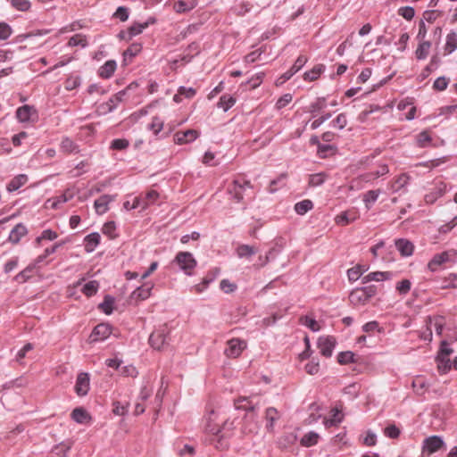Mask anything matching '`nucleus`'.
Returning a JSON list of instances; mask_svg holds the SVG:
<instances>
[{"instance_id":"f3484780","label":"nucleus","mask_w":457,"mask_h":457,"mask_svg":"<svg viewBox=\"0 0 457 457\" xmlns=\"http://www.w3.org/2000/svg\"><path fill=\"white\" fill-rule=\"evenodd\" d=\"M448 261H449V253L446 251L442 252V253H436L433 256V258L428 262V267L431 271H436L439 266H441L443 263H445Z\"/></svg>"},{"instance_id":"dca6fc26","label":"nucleus","mask_w":457,"mask_h":457,"mask_svg":"<svg viewBox=\"0 0 457 457\" xmlns=\"http://www.w3.org/2000/svg\"><path fill=\"white\" fill-rule=\"evenodd\" d=\"M152 287H153L149 284H145L141 287H138L132 292L130 295L131 299L138 302L148 298L151 295Z\"/></svg>"},{"instance_id":"603ef678","label":"nucleus","mask_w":457,"mask_h":457,"mask_svg":"<svg viewBox=\"0 0 457 457\" xmlns=\"http://www.w3.org/2000/svg\"><path fill=\"white\" fill-rule=\"evenodd\" d=\"M61 149L64 153H73L79 151L78 146L74 144V142L71 139L68 137L62 139L61 143Z\"/></svg>"},{"instance_id":"5701e85b","label":"nucleus","mask_w":457,"mask_h":457,"mask_svg":"<svg viewBox=\"0 0 457 457\" xmlns=\"http://www.w3.org/2000/svg\"><path fill=\"white\" fill-rule=\"evenodd\" d=\"M116 67V62L114 60H109L99 68L98 75L101 78L108 79L114 73Z\"/></svg>"},{"instance_id":"774afa93","label":"nucleus","mask_w":457,"mask_h":457,"mask_svg":"<svg viewBox=\"0 0 457 457\" xmlns=\"http://www.w3.org/2000/svg\"><path fill=\"white\" fill-rule=\"evenodd\" d=\"M445 281V284L442 286V288H457V274L451 273Z\"/></svg>"},{"instance_id":"412c9836","label":"nucleus","mask_w":457,"mask_h":457,"mask_svg":"<svg viewBox=\"0 0 457 457\" xmlns=\"http://www.w3.org/2000/svg\"><path fill=\"white\" fill-rule=\"evenodd\" d=\"M109 195H104L95 201V209L98 214H104L108 211V204L112 201Z\"/></svg>"},{"instance_id":"f8f14e48","label":"nucleus","mask_w":457,"mask_h":457,"mask_svg":"<svg viewBox=\"0 0 457 457\" xmlns=\"http://www.w3.org/2000/svg\"><path fill=\"white\" fill-rule=\"evenodd\" d=\"M33 116L37 118V111L33 106L23 105L16 111V117L21 122L33 120Z\"/></svg>"},{"instance_id":"f704fd0d","label":"nucleus","mask_w":457,"mask_h":457,"mask_svg":"<svg viewBox=\"0 0 457 457\" xmlns=\"http://www.w3.org/2000/svg\"><path fill=\"white\" fill-rule=\"evenodd\" d=\"M409 176L405 173L401 174L391 185L393 192H397L404 187L409 182Z\"/></svg>"},{"instance_id":"052dcab7","label":"nucleus","mask_w":457,"mask_h":457,"mask_svg":"<svg viewBox=\"0 0 457 457\" xmlns=\"http://www.w3.org/2000/svg\"><path fill=\"white\" fill-rule=\"evenodd\" d=\"M325 181V174L324 173H316L310 176L309 185L311 187H318L323 184Z\"/></svg>"},{"instance_id":"a18cd8bd","label":"nucleus","mask_w":457,"mask_h":457,"mask_svg":"<svg viewBox=\"0 0 457 457\" xmlns=\"http://www.w3.org/2000/svg\"><path fill=\"white\" fill-rule=\"evenodd\" d=\"M337 361L343 365L355 362L354 353L351 351L341 352L337 356Z\"/></svg>"},{"instance_id":"4be33fe9","label":"nucleus","mask_w":457,"mask_h":457,"mask_svg":"<svg viewBox=\"0 0 457 457\" xmlns=\"http://www.w3.org/2000/svg\"><path fill=\"white\" fill-rule=\"evenodd\" d=\"M296 441H297L296 434H295L293 432L286 433L278 438V445L280 449L285 450V449L289 448L293 445H295Z\"/></svg>"},{"instance_id":"6e6d98bb","label":"nucleus","mask_w":457,"mask_h":457,"mask_svg":"<svg viewBox=\"0 0 457 457\" xmlns=\"http://www.w3.org/2000/svg\"><path fill=\"white\" fill-rule=\"evenodd\" d=\"M141 45L139 44H132L124 53V61L126 62L128 58H132L136 56L141 51Z\"/></svg>"},{"instance_id":"423d86ee","label":"nucleus","mask_w":457,"mask_h":457,"mask_svg":"<svg viewBox=\"0 0 457 457\" xmlns=\"http://www.w3.org/2000/svg\"><path fill=\"white\" fill-rule=\"evenodd\" d=\"M112 334V327L107 323H100L95 327L89 336V343L103 341Z\"/></svg>"},{"instance_id":"37998d69","label":"nucleus","mask_w":457,"mask_h":457,"mask_svg":"<svg viewBox=\"0 0 457 457\" xmlns=\"http://www.w3.org/2000/svg\"><path fill=\"white\" fill-rule=\"evenodd\" d=\"M179 88L180 89H179V94H176L173 96V100L176 103L181 102V100H182L181 96H185L186 97L190 98L195 95V89L194 87H187H187H179Z\"/></svg>"},{"instance_id":"9b49d317","label":"nucleus","mask_w":457,"mask_h":457,"mask_svg":"<svg viewBox=\"0 0 457 457\" xmlns=\"http://www.w3.org/2000/svg\"><path fill=\"white\" fill-rule=\"evenodd\" d=\"M199 133L195 129H187L186 131H178L174 135V142L178 145L187 144L195 140Z\"/></svg>"},{"instance_id":"2f4dec72","label":"nucleus","mask_w":457,"mask_h":457,"mask_svg":"<svg viewBox=\"0 0 457 457\" xmlns=\"http://www.w3.org/2000/svg\"><path fill=\"white\" fill-rule=\"evenodd\" d=\"M319 437L320 436L316 432L311 431V432L305 434L301 438L300 443L303 446L310 447V446L315 445L318 443Z\"/></svg>"},{"instance_id":"c756f323","label":"nucleus","mask_w":457,"mask_h":457,"mask_svg":"<svg viewBox=\"0 0 457 457\" xmlns=\"http://www.w3.org/2000/svg\"><path fill=\"white\" fill-rule=\"evenodd\" d=\"M125 94L126 91L121 90L117 93L114 97L111 98L107 103L103 104L102 108L104 109V112H112L114 109L116 103L120 102Z\"/></svg>"},{"instance_id":"4c0bfd02","label":"nucleus","mask_w":457,"mask_h":457,"mask_svg":"<svg viewBox=\"0 0 457 457\" xmlns=\"http://www.w3.org/2000/svg\"><path fill=\"white\" fill-rule=\"evenodd\" d=\"M430 47L431 43L429 41L420 43L415 52L416 57L420 60L425 59L428 54Z\"/></svg>"},{"instance_id":"c03bdc74","label":"nucleus","mask_w":457,"mask_h":457,"mask_svg":"<svg viewBox=\"0 0 457 457\" xmlns=\"http://www.w3.org/2000/svg\"><path fill=\"white\" fill-rule=\"evenodd\" d=\"M388 171H389V169H388L387 165L384 164V165H381L376 172L367 173V174L363 175L362 177L365 181H370L371 179L379 178L380 176H383V175L388 173Z\"/></svg>"},{"instance_id":"0e129e2a","label":"nucleus","mask_w":457,"mask_h":457,"mask_svg":"<svg viewBox=\"0 0 457 457\" xmlns=\"http://www.w3.org/2000/svg\"><path fill=\"white\" fill-rule=\"evenodd\" d=\"M12 5L21 12H26L30 8V2L29 0H12Z\"/></svg>"},{"instance_id":"7c9ffc66","label":"nucleus","mask_w":457,"mask_h":457,"mask_svg":"<svg viewBox=\"0 0 457 457\" xmlns=\"http://www.w3.org/2000/svg\"><path fill=\"white\" fill-rule=\"evenodd\" d=\"M457 48V33L451 31L446 36L445 50L447 54L453 53Z\"/></svg>"},{"instance_id":"f257e3e1","label":"nucleus","mask_w":457,"mask_h":457,"mask_svg":"<svg viewBox=\"0 0 457 457\" xmlns=\"http://www.w3.org/2000/svg\"><path fill=\"white\" fill-rule=\"evenodd\" d=\"M253 396L240 397L234 402L237 410L245 411L246 413L243 420L242 431L245 434L257 433L259 424L255 410L258 408L259 403L253 401Z\"/></svg>"},{"instance_id":"6ab92c4d","label":"nucleus","mask_w":457,"mask_h":457,"mask_svg":"<svg viewBox=\"0 0 457 457\" xmlns=\"http://www.w3.org/2000/svg\"><path fill=\"white\" fill-rule=\"evenodd\" d=\"M395 246L403 256L411 255L414 250L412 243L404 238L397 239L395 241Z\"/></svg>"},{"instance_id":"6e6552de","label":"nucleus","mask_w":457,"mask_h":457,"mask_svg":"<svg viewBox=\"0 0 457 457\" xmlns=\"http://www.w3.org/2000/svg\"><path fill=\"white\" fill-rule=\"evenodd\" d=\"M228 347L225 350V354L230 358H237L246 347V343L239 338H232L228 342Z\"/></svg>"},{"instance_id":"de8ad7c7","label":"nucleus","mask_w":457,"mask_h":457,"mask_svg":"<svg viewBox=\"0 0 457 457\" xmlns=\"http://www.w3.org/2000/svg\"><path fill=\"white\" fill-rule=\"evenodd\" d=\"M331 411H332V418L326 419L324 421L326 427L337 426L342 420V416H340V411L337 408L332 409Z\"/></svg>"},{"instance_id":"c9c22d12","label":"nucleus","mask_w":457,"mask_h":457,"mask_svg":"<svg viewBox=\"0 0 457 457\" xmlns=\"http://www.w3.org/2000/svg\"><path fill=\"white\" fill-rule=\"evenodd\" d=\"M313 208V204L311 200H303L295 205V211L300 215L305 214L307 212Z\"/></svg>"},{"instance_id":"a19ab883","label":"nucleus","mask_w":457,"mask_h":457,"mask_svg":"<svg viewBox=\"0 0 457 457\" xmlns=\"http://www.w3.org/2000/svg\"><path fill=\"white\" fill-rule=\"evenodd\" d=\"M380 193V189L369 190L368 192L365 193V195H363V202L365 203L367 209L370 208V204L375 203L377 201Z\"/></svg>"},{"instance_id":"aec40b11","label":"nucleus","mask_w":457,"mask_h":457,"mask_svg":"<svg viewBox=\"0 0 457 457\" xmlns=\"http://www.w3.org/2000/svg\"><path fill=\"white\" fill-rule=\"evenodd\" d=\"M71 419L79 424H85L90 421L91 416L89 413L82 407L75 408L71 414Z\"/></svg>"},{"instance_id":"9d476101","label":"nucleus","mask_w":457,"mask_h":457,"mask_svg":"<svg viewBox=\"0 0 457 457\" xmlns=\"http://www.w3.org/2000/svg\"><path fill=\"white\" fill-rule=\"evenodd\" d=\"M446 191V184L443 181H439L435 184L431 191L425 195V202L427 204H434L437 198L441 197Z\"/></svg>"},{"instance_id":"393cba45","label":"nucleus","mask_w":457,"mask_h":457,"mask_svg":"<svg viewBox=\"0 0 457 457\" xmlns=\"http://www.w3.org/2000/svg\"><path fill=\"white\" fill-rule=\"evenodd\" d=\"M100 243V235L97 232H93L85 237V250L87 253H92Z\"/></svg>"},{"instance_id":"0eeeda50","label":"nucleus","mask_w":457,"mask_h":457,"mask_svg":"<svg viewBox=\"0 0 457 457\" xmlns=\"http://www.w3.org/2000/svg\"><path fill=\"white\" fill-rule=\"evenodd\" d=\"M90 387L89 374L87 372H80L77 376L75 384V392L79 396H84L88 393Z\"/></svg>"},{"instance_id":"4468645a","label":"nucleus","mask_w":457,"mask_h":457,"mask_svg":"<svg viewBox=\"0 0 457 457\" xmlns=\"http://www.w3.org/2000/svg\"><path fill=\"white\" fill-rule=\"evenodd\" d=\"M280 419V413L274 407L266 409L265 420L267 421L266 428L268 431L272 432L274 430V424Z\"/></svg>"},{"instance_id":"13d9d810","label":"nucleus","mask_w":457,"mask_h":457,"mask_svg":"<svg viewBox=\"0 0 457 457\" xmlns=\"http://www.w3.org/2000/svg\"><path fill=\"white\" fill-rule=\"evenodd\" d=\"M411 283L409 279H403L396 285V290L400 295H406L411 290Z\"/></svg>"},{"instance_id":"680f3d73","label":"nucleus","mask_w":457,"mask_h":457,"mask_svg":"<svg viewBox=\"0 0 457 457\" xmlns=\"http://www.w3.org/2000/svg\"><path fill=\"white\" fill-rule=\"evenodd\" d=\"M193 7H194L193 4H189L188 3L185 2V1H177L173 5L174 11L178 13H182L187 11H189V10L193 9Z\"/></svg>"},{"instance_id":"e433bc0d","label":"nucleus","mask_w":457,"mask_h":457,"mask_svg":"<svg viewBox=\"0 0 457 457\" xmlns=\"http://www.w3.org/2000/svg\"><path fill=\"white\" fill-rule=\"evenodd\" d=\"M114 298L109 295L104 296L103 303L99 304V309L109 315L113 311Z\"/></svg>"},{"instance_id":"ea45409f","label":"nucleus","mask_w":457,"mask_h":457,"mask_svg":"<svg viewBox=\"0 0 457 457\" xmlns=\"http://www.w3.org/2000/svg\"><path fill=\"white\" fill-rule=\"evenodd\" d=\"M99 288V283L96 280H91L84 285L82 293L87 296H92L96 294Z\"/></svg>"},{"instance_id":"2eb2a0df","label":"nucleus","mask_w":457,"mask_h":457,"mask_svg":"<svg viewBox=\"0 0 457 457\" xmlns=\"http://www.w3.org/2000/svg\"><path fill=\"white\" fill-rule=\"evenodd\" d=\"M393 273L391 271H375L370 272L362 278V283L366 284L370 281H384L391 279Z\"/></svg>"},{"instance_id":"49530a36","label":"nucleus","mask_w":457,"mask_h":457,"mask_svg":"<svg viewBox=\"0 0 457 457\" xmlns=\"http://www.w3.org/2000/svg\"><path fill=\"white\" fill-rule=\"evenodd\" d=\"M366 270H367V269L361 265H357L356 267L348 270L347 274H348L349 280L355 281V280L359 279L361 278V276L362 275V273L365 272Z\"/></svg>"},{"instance_id":"a878e982","label":"nucleus","mask_w":457,"mask_h":457,"mask_svg":"<svg viewBox=\"0 0 457 457\" xmlns=\"http://www.w3.org/2000/svg\"><path fill=\"white\" fill-rule=\"evenodd\" d=\"M27 234V228L22 224H17L10 232L9 241L17 244Z\"/></svg>"},{"instance_id":"c85d7f7f","label":"nucleus","mask_w":457,"mask_h":457,"mask_svg":"<svg viewBox=\"0 0 457 457\" xmlns=\"http://www.w3.org/2000/svg\"><path fill=\"white\" fill-rule=\"evenodd\" d=\"M324 69L323 64L315 65L310 71L304 73V79L308 82L314 81L320 76Z\"/></svg>"},{"instance_id":"ddd939ff","label":"nucleus","mask_w":457,"mask_h":457,"mask_svg":"<svg viewBox=\"0 0 457 457\" xmlns=\"http://www.w3.org/2000/svg\"><path fill=\"white\" fill-rule=\"evenodd\" d=\"M244 185L238 180H234L228 188V193L237 202L240 203L244 199Z\"/></svg>"},{"instance_id":"e2e57ef3","label":"nucleus","mask_w":457,"mask_h":457,"mask_svg":"<svg viewBox=\"0 0 457 457\" xmlns=\"http://www.w3.org/2000/svg\"><path fill=\"white\" fill-rule=\"evenodd\" d=\"M431 142V137L428 131H422L417 136V143L420 147H426Z\"/></svg>"},{"instance_id":"b1692460","label":"nucleus","mask_w":457,"mask_h":457,"mask_svg":"<svg viewBox=\"0 0 457 457\" xmlns=\"http://www.w3.org/2000/svg\"><path fill=\"white\" fill-rule=\"evenodd\" d=\"M349 300L353 305H364L369 302L361 288L353 289L349 295Z\"/></svg>"},{"instance_id":"473e14b6","label":"nucleus","mask_w":457,"mask_h":457,"mask_svg":"<svg viewBox=\"0 0 457 457\" xmlns=\"http://www.w3.org/2000/svg\"><path fill=\"white\" fill-rule=\"evenodd\" d=\"M220 438L229 436L231 435V432L235 428L234 421H228V420L220 418Z\"/></svg>"},{"instance_id":"4d7b16f0","label":"nucleus","mask_w":457,"mask_h":457,"mask_svg":"<svg viewBox=\"0 0 457 457\" xmlns=\"http://www.w3.org/2000/svg\"><path fill=\"white\" fill-rule=\"evenodd\" d=\"M301 322H302V324H303L304 326H306L307 328H309L311 330H312L314 332L320 330V328L318 322L314 319L310 318L308 316L302 317Z\"/></svg>"},{"instance_id":"bb28decb","label":"nucleus","mask_w":457,"mask_h":457,"mask_svg":"<svg viewBox=\"0 0 457 457\" xmlns=\"http://www.w3.org/2000/svg\"><path fill=\"white\" fill-rule=\"evenodd\" d=\"M258 249L249 245H239L236 249V253L239 258H250L257 253Z\"/></svg>"},{"instance_id":"39448f33","label":"nucleus","mask_w":457,"mask_h":457,"mask_svg":"<svg viewBox=\"0 0 457 457\" xmlns=\"http://www.w3.org/2000/svg\"><path fill=\"white\" fill-rule=\"evenodd\" d=\"M445 445V442L439 436H431L427 437L423 442L422 453L428 455L437 452Z\"/></svg>"},{"instance_id":"69168bd1","label":"nucleus","mask_w":457,"mask_h":457,"mask_svg":"<svg viewBox=\"0 0 457 457\" xmlns=\"http://www.w3.org/2000/svg\"><path fill=\"white\" fill-rule=\"evenodd\" d=\"M385 435L389 438H397L400 436V429L394 424L387 426L384 431Z\"/></svg>"},{"instance_id":"f03ea898","label":"nucleus","mask_w":457,"mask_h":457,"mask_svg":"<svg viewBox=\"0 0 457 457\" xmlns=\"http://www.w3.org/2000/svg\"><path fill=\"white\" fill-rule=\"evenodd\" d=\"M169 334L170 331L166 325L155 329L149 337L150 345L158 351L164 349V347L169 345Z\"/></svg>"},{"instance_id":"8fccbe9b","label":"nucleus","mask_w":457,"mask_h":457,"mask_svg":"<svg viewBox=\"0 0 457 457\" xmlns=\"http://www.w3.org/2000/svg\"><path fill=\"white\" fill-rule=\"evenodd\" d=\"M87 45V41L85 36L81 34H76L73 37H71L68 42L69 46H80L82 47H85Z\"/></svg>"},{"instance_id":"58836bf2","label":"nucleus","mask_w":457,"mask_h":457,"mask_svg":"<svg viewBox=\"0 0 457 457\" xmlns=\"http://www.w3.org/2000/svg\"><path fill=\"white\" fill-rule=\"evenodd\" d=\"M236 103V98L234 96L224 95L220 98L218 103V106L222 108L224 112H227L230 107H232Z\"/></svg>"},{"instance_id":"7ed1b4c3","label":"nucleus","mask_w":457,"mask_h":457,"mask_svg":"<svg viewBox=\"0 0 457 457\" xmlns=\"http://www.w3.org/2000/svg\"><path fill=\"white\" fill-rule=\"evenodd\" d=\"M179 268L187 274L191 275L196 266V261L189 252H179L175 258Z\"/></svg>"},{"instance_id":"09e8293b","label":"nucleus","mask_w":457,"mask_h":457,"mask_svg":"<svg viewBox=\"0 0 457 457\" xmlns=\"http://www.w3.org/2000/svg\"><path fill=\"white\" fill-rule=\"evenodd\" d=\"M397 13L406 21H411L415 16V10L411 6H403L398 9Z\"/></svg>"},{"instance_id":"3c124183","label":"nucleus","mask_w":457,"mask_h":457,"mask_svg":"<svg viewBox=\"0 0 457 457\" xmlns=\"http://www.w3.org/2000/svg\"><path fill=\"white\" fill-rule=\"evenodd\" d=\"M159 197V194L155 190L148 191L145 196H142L143 201V209H145L149 204H154L157 198Z\"/></svg>"},{"instance_id":"cd10ccee","label":"nucleus","mask_w":457,"mask_h":457,"mask_svg":"<svg viewBox=\"0 0 457 457\" xmlns=\"http://www.w3.org/2000/svg\"><path fill=\"white\" fill-rule=\"evenodd\" d=\"M28 181V178L26 175L21 174L14 177L7 185V190L9 192H13L18 190L21 187H22Z\"/></svg>"},{"instance_id":"bf43d9fd","label":"nucleus","mask_w":457,"mask_h":457,"mask_svg":"<svg viewBox=\"0 0 457 457\" xmlns=\"http://www.w3.org/2000/svg\"><path fill=\"white\" fill-rule=\"evenodd\" d=\"M442 12L438 10H428L425 11L423 13V21H426L429 23L434 22L439 16H441Z\"/></svg>"},{"instance_id":"72a5a7b5","label":"nucleus","mask_w":457,"mask_h":457,"mask_svg":"<svg viewBox=\"0 0 457 457\" xmlns=\"http://www.w3.org/2000/svg\"><path fill=\"white\" fill-rule=\"evenodd\" d=\"M428 326H433L436 329V332L440 335L443 331L445 326V319L442 316L429 317L428 321Z\"/></svg>"},{"instance_id":"79ce46f5","label":"nucleus","mask_w":457,"mask_h":457,"mask_svg":"<svg viewBox=\"0 0 457 457\" xmlns=\"http://www.w3.org/2000/svg\"><path fill=\"white\" fill-rule=\"evenodd\" d=\"M437 369L440 372L445 373L451 369L450 359L447 356L437 355Z\"/></svg>"},{"instance_id":"1a4fd4ad","label":"nucleus","mask_w":457,"mask_h":457,"mask_svg":"<svg viewBox=\"0 0 457 457\" xmlns=\"http://www.w3.org/2000/svg\"><path fill=\"white\" fill-rule=\"evenodd\" d=\"M335 345L336 339L333 337H320L318 340V347L320 353L325 357H330L332 355Z\"/></svg>"},{"instance_id":"5fc2aeb1","label":"nucleus","mask_w":457,"mask_h":457,"mask_svg":"<svg viewBox=\"0 0 457 457\" xmlns=\"http://www.w3.org/2000/svg\"><path fill=\"white\" fill-rule=\"evenodd\" d=\"M163 128V120L155 116L152 119L151 123L148 125V129L157 135Z\"/></svg>"},{"instance_id":"20e7f679","label":"nucleus","mask_w":457,"mask_h":457,"mask_svg":"<svg viewBox=\"0 0 457 457\" xmlns=\"http://www.w3.org/2000/svg\"><path fill=\"white\" fill-rule=\"evenodd\" d=\"M220 413L219 411L212 410L206 417L205 431L212 435H220Z\"/></svg>"},{"instance_id":"864d4df0","label":"nucleus","mask_w":457,"mask_h":457,"mask_svg":"<svg viewBox=\"0 0 457 457\" xmlns=\"http://www.w3.org/2000/svg\"><path fill=\"white\" fill-rule=\"evenodd\" d=\"M116 225L114 221L106 222L102 228V231L104 235L108 236L111 239H113L117 237L115 234Z\"/></svg>"},{"instance_id":"338daca9","label":"nucleus","mask_w":457,"mask_h":457,"mask_svg":"<svg viewBox=\"0 0 457 457\" xmlns=\"http://www.w3.org/2000/svg\"><path fill=\"white\" fill-rule=\"evenodd\" d=\"M293 99V96L291 94L287 93L279 97L276 103V108L278 110H280L284 108L286 105H287Z\"/></svg>"},{"instance_id":"a211bd4d","label":"nucleus","mask_w":457,"mask_h":457,"mask_svg":"<svg viewBox=\"0 0 457 457\" xmlns=\"http://www.w3.org/2000/svg\"><path fill=\"white\" fill-rule=\"evenodd\" d=\"M154 23H155V19L153 17L149 18L148 21L144 23H134L128 29L129 37L127 39L130 40L134 36L142 33L145 29Z\"/></svg>"}]
</instances>
